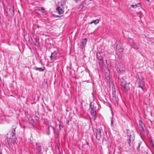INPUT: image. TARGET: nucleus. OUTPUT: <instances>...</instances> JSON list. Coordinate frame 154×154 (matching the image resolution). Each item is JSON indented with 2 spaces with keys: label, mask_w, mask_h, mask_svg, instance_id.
I'll return each mask as SVG.
<instances>
[{
  "label": "nucleus",
  "mask_w": 154,
  "mask_h": 154,
  "mask_svg": "<svg viewBox=\"0 0 154 154\" xmlns=\"http://www.w3.org/2000/svg\"><path fill=\"white\" fill-rule=\"evenodd\" d=\"M125 70V68H120V69H117V71L119 73H123Z\"/></svg>",
  "instance_id": "4468645a"
},
{
  "label": "nucleus",
  "mask_w": 154,
  "mask_h": 154,
  "mask_svg": "<svg viewBox=\"0 0 154 154\" xmlns=\"http://www.w3.org/2000/svg\"><path fill=\"white\" fill-rule=\"evenodd\" d=\"M96 57L97 59L99 60V62H98V63L100 64V63H103V60H102V58L101 56V54L99 52H97L96 54Z\"/></svg>",
  "instance_id": "0eeeda50"
},
{
  "label": "nucleus",
  "mask_w": 154,
  "mask_h": 154,
  "mask_svg": "<svg viewBox=\"0 0 154 154\" xmlns=\"http://www.w3.org/2000/svg\"><path fill=\"white\" fill-rule=\"evenodd\" d=\"M48 129L49 131H52L54 132V127L51 125H48Z\"/></svg>",
  "instance_id": "2eb2a0df"
},
{
  "label": "nucleus",
  "mask_w": 154,
  "mask_h": 154,
  "mask_svg": "<svg viewBox=\"0 0 154 154\" xmlns=\"http://www.w3.org/2000/svg\"><path fill=\"white\" fill-rule=\"evenodd\" d=\"M38 10L40 11V14L44 15L45 13V8L43 7H41L40 8L38 9Z\"/></svg>",
  "instance_id": "dca6fc26"
},
{
  "label": "nucleus",
  "mask_w": 154,
  "mask_h": 154,
  "mask_svg": "<svg viewBox=\"0 0 154 154\" xmlns=\"http://www.w3.org/2000/svg\"><path fill=\"white\" fill-rule=\"evenodd\" d=\"M58 51H55L54 52L51 53L50 58L51 60L54 59L57 57V54Z\"/></svg>",
  "instance_id": "1a4fd4ad"
},
{
  "label": "nucleus",
  "mask_w": 154,
  "mask_h": 154,
  "mask_svg": "<svg viewBox=\"0 0 154 154\" xmlns=\"http://www.w3.org/2000/svg\"><path fill=\"white\" fill-rule=\"evenodd\" d=\"M9 11L11 15H14V10L13 8H10L9 9Z\"/></svg>",
  "instance_id": "6ab92c4d"
},
{
  "label": "nucleus",
  "mask_w": 154,
  "mask_h": 154,
  "mask_svg": "<svg viewBox=\"0 0 154 154\" xmlns=\"http://www.w3.org/2000/svg\"><path fill=\"white\" fill-rule=\"evenodd\" d=\"M122 44L119 43L116 46V52L119 58H121L122 57L123 49Z\"/></svg>",
  "instance_id": "20e7f679"
},
{
  "label": "nucleus",
  "mask_w": 154,
  "mask_h": 154,
  "mask_svg": "<svg viewBox=\"0 0 154 154\" xmlns=\"http://www.w3.org/2000/svg\"><path fill=\"white\" fill-rule=\"evenodd\" d=\"M56 10L60 15H61L64 13V11L60 7H57L56 9Z\"/></svg>",
  "instance_id": "9d476101"
},
{
  "label": "nucleus",
  "mask_w": 154,
  "mask_h": 154,
  "mask_svg": "<svg viewBox=\"0 0 154 154\" xmlns=\"http://www.w3.org/2000/svg\"><path fill=\"white\" fill-rule=\"evenodd\" d=\"M76 3H77L79 0H74Z\"/></svg>",
  "instance_id": "2f4dec72"
},
{
  "label": "nucleus",
  "mask_w": 154,
  "mask_h": 154,
  "mask_svg": "<svg viewBox=\"0 0 154 154\" xmlns=\"http://www.w3.org/2000/svg\"><path fill=\"white\" fill-rule=\"evenodd\" d=\"M8 12H9L7 11L6 12V13H7V15H8Z\"/></svg>",
  "instance_id": "473e14b6"
},
{
  "label": "nucleus",
  "mask_w": 154,
  "mask_h": 154,
  "mask_svg": "<svg viewBox=\"0 0 154 154\" xmlns=\"http://www.w3.org/2000/svg\"><path fill=\"white\" fill-rule=\"evenodd\" d=\"M53 16L55 17L60 18L61 17V16H58V15H53Z\"/></svg>",
  "instance_id": "c85d7f7f"
},
{
  "label": "nucleus",
  "mask_w": 154,
  "mask_h": 154,
  "mask_svg": "<svg viewBox=\"0 0 154 154\" xmlns=\"http://www.w3.org/2000/svg\"><path fill=\"white\" fill-rule=\"evenodd\" d=\"M132 46L136 49H138L139 48L138 47L137 45L134 43V42H132Z\"/></svg>",
  "instance_id": "a211bd4d"
},
{
  "label": "nucleus",
  "mask_w": 154,
  "mask_h": 154,
  "mask_svg": "<svg viewBox=\"0 0 154 154\" xmlns=\"http://www.w3.org/2000/svg\"><path fill=\"white\" fill-rule=\"evenodd\" d=\"M66 124L68 125H69V120H67L66 121Z\"/></svg>",
  "instance_id": "c756f323"
},
{
  "label": "nucleus",
  "mask_w": 154,
  "mask_h": 154,
  "mask_svg": "<svg viewBox=\"0 0 154 154\" xmlns=\"http://www.w3.org/2000/svg\"><path fill=\"white\" fill-rule=\"evenodd\" d=\"M89 111L92 116L94 120L96 119V107L94 105V103L91 102L90 104Z\"/></svg>",
  "instance_id": "7ed1b4c3"
},
{
  "label": "nucleus",
  "mask_w": 154,
  "mask_h": 154,
  "mask_svg": "<svg viewBox=\"0 0 154 154\" xmlns=\"http://www.w3.org/2000/svg\"><path fill=\"white\" fill-rule=\"evenodd\" d=\"M33 122V120H32V122H31V123H32V122Z\"/></svg>",
  "instance_id": "72a5a7b5"
},
{
  "label": "nucleus",
  "mask_w": 154,
  "mask_h": 154,
  "mask_svg": "<svg viewBox=\"0 0 154 154\" xmlns=\"http://www.w3.org/2000/svg\"><path fill=\"white\" fill-rule=\"evenodd\" d=\"M66 0H64L63 1H62V2H63V3H65V2H66Z\"/></svg>",
  "instance_id": "7c9ffc66"
},
{
  "label": "nucleus",
  "mask_w": 154,
  "mask_h": 154,
  "mask_svg": "<svg viewBox=\"0 0 154 154\" xmlns=\"http://www.w3.org/2000/svg\"><path fill=\"white\" fill-rule=\"evenodd\" d=\"M35 45L37 47H38L39 46V39L38 38H35Z\"/></svg>",
  "instance_id": "f8f14e48"
},
{
  "label": "nucleus",
  "mask_w": 154,
  "mask_h": 154,
  "mask_svg": "<svg viewBox=\"0 0 154 154\" xmlns=\"http://www.w3.org/2000/svg\"><path fill=\"white\" fill-rule=\"evenodd\" d=\"M99 21L98 19L96 20H93L90 23L92 24V23H94L95 24H97L99 23Z\"/></svg>",
  "instance_id": "aec40b11"
},
{
  "label": "nucleus",
  "mask_w": 154,
  "mask_h": 154,
  "mask_svg": "<svg viewBox=\"0 0 154 154\" xmlns=\"http://www.w3.org/2000/svg\"><path fill=\"white\" fill-rule=\"evenodd\" d=\"M140 6V3L138 4H135V5H131V6L132 8H137V7H139Z\"/></svg>",
  "instance_id": "412c9836"
},
{
  "label": "nucleus",
  "mask_w": 154,
  "mask_h": 154,
  "mask_svg": "<svg viewBox=\"0 0 154 154\" xmlns=\"http://www.w3.org/2000/svg\"><path fill=\"white\" fill-rule=\"evenodd\" d=\"M134 133L133 131L127 130V140L129 146H131V143H132L134 140Z\"/></svg>",
  "instance_id": "f03ea898"
},
{
  "label": "nucleus",
  "mask_w": 154,
  "mask_h": 154,
  "mask_svg": "<svg viewBox=\"0 0 154 154\" xmlns=\"http://www.w3.org/2000/svg\"><path fill=\"white\" fill-rule=\"evenodd\" d=\"M115 67L116 70L117 69H120L121 68V64L119 62H116Z\"/></svg>",
  "instance_id": "f3484780"
},
{
  "label": "nucleus",
  "mask_w": 154,
  "mask_h": 154,
  "mask_svg": "<svg viewBox=\"0 0 154 154\" xmlns=\"http://www.w3.org/2000/svg\"><path fill=\"white\" fill-rule=\"evenodd\" d=\"M87 41V38H85L84 39L83 41L82 42V44L83 45H85Z\"/></svg>",
  "instance_id": "5701e85b"
},
{
  "label": "nucleus",
  "mask_w": 154,
  "mask_h": 154,
  "mask_svg": "<svg viewBox=\"0 0 154 154\" xmlns=\"http://www.w3.org/2000/svg\"><path fill=\"white\" fill-rule=\"evenodd\" d=\"M45 69V67H43L42 68H38L37 67H35V69L36 70H38L39 72H43L44 71Z\"/></svg>",
  "instance_id": "ddd939ff"
},
{
  "label": "nucleus",
  "mask_w": 154,
  "mask_h": 154,
  "mask_svg": "<svg viewBox=\"0 0 154 154\" xmlns=\"http://www.w3.org/2000/svg\"><path fill=\"white\" fill-rule=\"evenodd\" d=\"M150 143H151V146H152L153 147H154V145L153 143V141L152 140H151V139H150Z\"/></svg>",
  "instance_id": "a878e982"
},
{
  "label": "nucleus",
  "mask_w": 154,
  "mask_h": 154,
  "mask_svg": "<svg viewBox=\"0 0 154 154\" xmlns=\"http://www.w3.org/2000/svg\"><path fill=\"white\" fill-rule=\"evenodd\" d=\"M96 138L99 140L101 137V130L99 129H96Z\"/></svg>",
  "instance_id": "423d86ee"
},
{
  "label": "nucleus",
  "mask_w": 154,
  "mask_h": 154,
  "mask_svg": "<svg viewBox=\"0 0 154 154\" xmlns=\"http://www.w3.org/2000/svg\"><path fill=\"white\" fill-rule=\"evenodd\" d=\"M121 85L122 86H123L125 85H126V82L123 79H122L121 80Z\"/></svg>",
  "instance_id": "4be33fe9"
},
{
  "label": "nucleus",
  "mask_w": 154,
  "mask_h": 154,
  "mask_svg": "<svg viewBox=\"0 0 154 154\" xmlns=\"http://www.w3.org/2000/svg\"><path fill=\"white\" fill-rule=\"evenodd\" d=\"M141 144V142H140L139 143H138V146H137V150H138V151H139L140 150V149H139V148L140 147V145Z\"/></svg>",
  "instance_id": "393cba45"
},
{
  "label": "nucleus",
  "mask_w": 154,
  "mask_h": 154,
  "mask_svg": "<svg viewBox=\"0 0 154 154\" xmlns=\"http://www.w3.org/2000/svg\"><path fill=\"white\" fill-rule=\"evenodd\" d=\"M116 91H113L112 92V96L113 97H115L116 96Z\"/></svg>",
  "instance_id": "cd10ccee"
},
{
  "label": "nucleus",
  "mask_w": 154,
  "mask_h": 154,
  "mask_svg": "<svg viewBox=\"0 0 154 154\" xmlns=\"http://www.w3.org/2000/svg\"><path fill=\"white\" fill-rule=\"evenodd\" d=\"M123 86L124 87V89H125L124 91L125 93L127 94L128 93V90L126 85Z\"/></svg>",
  "instance_id": "b1692460"
},
{
  "label": "nucleus",
  "mask_w": 154,
  "mask_h": 154,
  "mask_svg": "<svg viewBox=\"0 0 154 154\" xmlns=\"http://www.w3.org/2000/svg\"><path fill=\"white\" fill-rule=\"evenodd\" d=\"M36 149L40 154H42L43 153L42 150V146L40 144L36 143Z\"/></svg>",
  "instance_id": "6e6552de"
},
{
  "label": "nucleus",
  "mask_w": 154,
  "mask_h": 154,
  "mask_svg": "<svg viewBox=\"0 0 154 154\" xmlns=\"http://www.w3.org/2000/svg\"><path fill=\"white\" fill-rule=\"evenodd\" d=\"M16 127L15 126H13L12 128L11 133L12 134L11 136H14V137H16L15 136V129Z\"/></svg>",
  "instance_id": "9b49d317"
},
{
  "label": "nucleus",
  "mask_w": 154,
  "mask_h": 154,
  "mask_svg": "<svg viewBox=\"0 0 154 154\" xmlns=\"http://www.w3.org/2000/svg\"><path fill=\"white\" fill-rule=\"evenodd\" d=\"M144 80V78L140 77H138L137 79V83L139 87L142 90L143 89V87L145 84Z\"/></svg>",
  "instance_id": "39448f33"
},
{
  "label": "nucleus",
  "mask_w": 154,
  "mask_h": 154,
  "mask_svg": "<svg viewBox=\"0 0 154 154\" xmlns=\"http://www.w3.org/2000/svg\"><path fill=\"white\" fill-rule=\"evenodd\" d=\"M111 127H113V120H112V118L111 121Z\"/></svg>",
  "instance_id": "bb28decb"
},
{
  "label": "nucleus",
  "mask_w": 154,
  "mask_h": 154,
  "mask_svg": "<svg viewBox=\"0 0 154 154\" xmlns=\"http://www.w3.org/2000/svg\"><path fill=\"white\" fill-rule=\"evenodd\" d=\"M17 137L14 136H11L9 134L7 135V140L10 147L14 146L16 143Z\"/></svg>",
  "instance_id": "f257e3e1"
}]
</instances>
